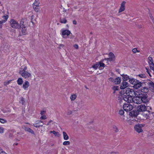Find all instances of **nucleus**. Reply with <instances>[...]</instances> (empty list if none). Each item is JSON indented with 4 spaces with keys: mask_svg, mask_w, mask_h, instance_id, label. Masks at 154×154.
Listing matches in <instances>:
<instances>
[{
    "mask_svg": "<svg viewBox=\"0 0 154 154\" xmlns=\"http://www.w3.org/2000/svg\"><path fill=\"white\" fill-rule=\"evenodd\" d=\"M151 109V107L149 106H146L144 105H140L137 106V109L138 110L139 112H145L146 111L147 109Z\"/></svg>",
    "mask_w": 154,
    "mask_h": 154,
    "instance_id": "f257e3e1",
    "label": "nucleus"
},
{
    "mask_svg": "<svg viewBox=\"0 0 154 154\" xmlns=\"http://www.w3.org/2000/svg\"><path fill=\"white\" fill-rule=\"evenodd\" d=\"M11 26L13 28L18 29L20 28L19 24L17 21L14 19H11L10 21Z\"/></svg>",
    "mask_w": 154,
    "mask_h": 154,
    "instance_id": "f03ea898",
    "label": "nucleus"
},
{
    "mask_svg": "<svg viewBox=\"0 0 154 154\" xmlns=\"http://www.w3.org/2000/svg\"><path fill=\"white\" fill-rule=\"evenodd\" d=\"M19 74L24 78L28 79L31 77V74L29 72L27 71L25 72L19 71Z\"/></svg>",
    "mask_w": 154,
    "mask_h": 154,
    "instance_id": "7ed1b4c3",
    "label": "nucleus"
},
{
    "mask_svg": "<svg viewBox=\"0 0 154 154\" xmlns=\"http://www.w3.org/2000/svg\"><path fill=\"white\" fill-rule=\"evenodd\" d=\"M125 94L132 97L135 96L136 95V93L134 90L129 88L126 89Z\"/></svg>",
    "mask_w": 154,
    "mask_h": 154,
    "instance_id": "20e7f679",
    "label": "nucleus"
},
{
    "mask_svg": "<svg viewBox=\"0 0 154 154\" xmlns=\"http://www.w3.org/2000/svg\"><path fill=\"white\" fill-rule=\"evenodd\" d=\"M144 124H138L136 125L134 127L135 131L138 133H140L143 131V128L145 126Z\"/></svg>",
    "mask_w": 154,
    "mask_h": 154,
    "instance_id": "39448f33",
    "label": "nucleus"
},
{
    "mask_svg": "<svg viewBox=\"0 0 154 154\" xmlns=\"http://www.w3.org/2000/svg\"><path fill=\"white\" fill-rule=\"evenodd\" d=\"M140 97L141 103H147L146 105L148 104V103H149V100L147 99V96L146 94H140Z\"/></svg>",
    "mask_w": 154,
    "mask_h": 154,
    "instance_id": "423d86ee",
    "label": "nucleus"
},
{
    "mask_svg": "<svg viewBox=\"0 0 154 154\" xmlns=\"http://www.w3.org/2000/svg\"><path fill=\"white\" fill-rule=\"evenodd\" d=\"M146 112L147 113H144V116H145V117L147 119L152 120L154 118V112H152L151 113L150 111L149 110L146 111Z\"/></svg>",
    "mask_w": 154,
    "mask_h": 154,
    "instance_id": "0eeeda50",
    "label": "nucleus"
},
{
    "mask_svg": "<svg viewBox=\"0 0 154 154\" xmlns=\"http://www.w3.org/2000/svg\"><path fill=\"white\" fill-rule=\"evenodd\" d=\"M133 97L126 94H124L123 96V99L125 101L128 103H131L132 102Z\"/></svg>",
    "mask_w": 154,
    "mask_h": 154,
    "instance_id": "6e6552de",
    "label": "nucleus"
},
{
    "mask_svg": "<svg viewBox=\"0 0 154 154\" xmlns=\"http://www.w3.org/2000/svg\"><path fill=\"white\" fill-rule=\"evenodd\" d=\"M123 108L124 110L128 112L131 110L133 108V107L130 104L125 103L123 105Z\"/></svg>",
    "mask_w": 154,
    "mask_h": 154,
    "instance_id": "1a4fd4ad",
    "label": "nucleus"
},
{
    "mask_svg": "<svg viewBox=\"0 0 154 154\" xmlns=\"http://www.w3.org/2000/svg\"><path fill=\"white\" fill-rule=\"evenodd\" d=\"M146 83L147 85L150 89L154 92V83L149 80H147Z\"/></svg>",
    "mask_w": 154,
    "mask_h": 154,
    "instance_id": "9d476101",
    "label": "nucleus"
},
{
    "mask_svg": "<svg viewBox=\"0 0 154 154\" xmlns=\"http://www.w3.org/2000/svg\"><path fill=\"white\" fill-rule=\"evenodd\" d=\"M133 99L132 102L134 103L138 104L141 103V99L140 97V94L138 96L134 97Z\"/></svg>",
    "mask_w": 154,
    "mask_h": 154,
    "instance_id": "9b49d317",
    "label": "nucleus"
},
{
    "mask_svg": "<svg viewBox=\"0 0 154 154\" xmlns=\"http://www.w3.org/2000/svg\"><path fill=\"white\" fill-rule=\"evenodd\" d=\"M137 82H136L135 84L133 85V87L135 89H138L142 86L143 83L140 82L139 80H137Z\"/></svg>",
    "mask_w": 154,
    "mask_h": 154,
    "instance_id": "f8f14e48",
    "label": "nucleus"
},
{
    "mask_svg": "<svg viewBox=\"0 0 154 154\" xmlns=\"http://www.w3.org/2000/svg\"><path fill=\"white\" fill-rule=\"evenodd\" d=\"M125 3L126 2L125 1H124L122 2L121 4V6L119 11V13L125 10Z\"/></svg>",
    "mask_w": 154,
    "mask_h": 154,
    "instance_id": "ddd939ff",
    "label": "nucleus"
},
{
    "mask_svg": "<svg viewBox=\"0 0 154 154\" xmlns=\"http://www.w3.org/2000/svg\"><path fill=\"white\" fill-rule=\"evenodd\" d=\"M140 112L138 110H133L130 112L131 116L134 117H136L139 114Z\"/></svg>",
    "mask_w": 154,
    "mask_h": 154,
    "instance_id": "4468645a",
    "label": "nucleus"
},
{
    "mask_svg": "<svg viewBox=\"0 0 154 154\" xmlns=\"http://www.w3.org/2000/svg\"><path fill=\"white\" fill-rule=\"evenodd\" d=\"M104 60H103L98 62L99 68L100 69H103L105 67V64L103 63V61Z\"/></svg>",
    "mask_w": 154,
    "mask_h": 154,
    "instance_id": "2eb2a0df",
    "label": "nucleus"
},
{
    "mask_svg": "<svg viewBox=\"0 0 154 154\" xmlns=\"http://www.w3.org/2000/svg\"><path fill=\"white\" fill-rule=\"evenodd\" d=\"M128 86V84L126 82H123L120 86V88L121 89H124L127 87Z\"/></svg>",
    "mask_w": 154,
    "mask_h": 154,
    "instance_id": "dca6fc26",
    "label": "nucleus"
},
{
    "mask_svg": "<svg viewBox=\"0 0 154 154\" xmlns=\"http://www.w3.org/2000/svg\"><path fill=\"white\" fill-rule=\"evenodd\" d=\"M43 123V122L41 121H38L35 123L33 124V126L36 128L39 127H42L43 125H40L41 123Z\"/></svg>",
    "mask_w": 154,
    "mask_h": 154,
    "instance_id": "f3484780",
    "label": "nucleus"
},
{
    "mask_svg": "<svg viewBox=\"0 0 154 154\" xmlns=\"http://www.w3.org/2000/svg\"><path fill=\"white\" fill-rule=\"evenodd\" d=\"M29 86V83L28 81H26L23 84V88L24 90H27Z\"/></svg>",
    "mask_w": 154,
    "mask_h": 154,
    "instance_id": "a211bd4d",
    "label": "nucleus"
},
{
    "mask_svg": "<svg viewBox=\"0 0 154 154\" xmlns=\"http://www.w3.org/2000/svg\"><path fill=\"white\" fill-rule=\"evenodd\" d=\"M122 77V79L124 81H125L128 80V79L130 80L131 78L129 77V76L127 75H125L123 74L121 75Z\"/></svg>",
    "mask_w": 154,
    "mask_h": 154,
    "instance_id": "6ab92c4d",
    "label": "nucleus"
},
{
    "mask_svg": "<svg viewBox=\"0 0 154 154\" xmlns=\"http://www.w3.org/2000/svg\"><path fill=\"white\" fill-rule=\"evenodd\" d=\"M70 32L69 30H65L62 31V35H66L67 36H68L70 34Z\"/></svg>",
    "mask_w": 154,
    "mask_h": 154,
    "instance_id": "aec40b11",
    "label": "nucleus"
},
{
    "mask_svg": "<svg viewBox=\"0 0 154 154\" xmlns=\"http://www.w3.org/2000/svg\"><path fill=\"white\" fill-rule=\"evenodd\" d=\"M137 80L136 79L132 78L130 79L129 82L131 84L134 85V84H135V83H136V82H138Z\"/></svg>",
    "mask_w": 154,
    "mask_h": 154,
    "instance_id": "412c9836",
    "label": "nucleus"
},
{
    "mask_svg": "<svg viewBox=\"0 0 154 154\" xmlns=\"http://www.w3.org/2000/svg\"><path fill=\"white\" fill-rule=\"evenodd\" d=\"M121 82V78L119 77L116 78L114 80V83L115 84H118L120 83Z\"/></svg>",
    "mask_w": 154,
    "mask_h": 154,
    "instance_id": "4be33fe9",
    "label": "nucleus"
},
{
    "mask_svg": "<svg viewBox=\"0 0 154 154\" xmlns=\"http://www.w3.org/2000/svg\"><path fill=\"white\" fill-rule=\"evenodd\" d=\"M26 26H24V27L20 28L21 29V32L23 35L27 34V32L26 31Z\"/></svg>",
    "mask_w": 154,
    "mask_h": 154,
    "instance_id": "5701e85b",
    "label": "nucleus"
},
{
    "mask_svg": "<svg viewBox=\"0 0 154 154\" xmlns=\"http://www.w3.org/2000/svg\"><path fill=\"white\" fill-rule=\"evenodd\" d=\"M20 28L21 27H24V26H26V24L23 21V19H22L20 20V24H19Z\"/></svg>",
    "mask_w": 154,
    "mask_h": 154,
    "instance_id": "b1692460",
    "label": "nucleus"
},
{
    "mask_svg": "<svg viewBox=\"0 0 154 154\" xmlns=\"http://www.w3.org/2000/svg\"><path fill=\"white\" fill-rule=\"evenodd\" d=\"M63 134L64 139L65 140H68L69 139V137L66 133L65 131H63Z\"/></svg>",
    "mask_w": 154,
    "mask_h": 154,
    "instance_id": "393cba45",
    "label": "nucleus"
},
{
    "mask_svg": "<svg viewBox=\"0 0 154 154\" xmlns=\"http://www.w3.org/2000/svg\"><path fill=\"white\" fill-rule=\"evenodd\" d=\"M148 88L145 87H142L141 89L142 92L144 93H146L148 91Z\"/></svg>",
    "mask_w": 154,
    "mask_h": 154,
    "instance_id": "a878e982",
    "label": "nucleus"
},
{
    "mask_svg": "<svg viewBox=\"0 0 154 154\" xmlns=\"http://www.w3.org/2000/svg\"><path fill=\"white\" fill-rule=\"evenodd\" d=\"M50 133H53L55 136L59 137L60 136V134L58 132H57L54 131H51Z\"/></svg>",
    "mask_w": 154,
    "mask_h": 154,
    "instance_id": "bb28decb",
    "label": "nucleus"
},
{
    "mask_svg": "<svg viewBox=\"0 0 154 154\" xmlns=\"http://www.w3.org/2000/svg\"><path fill=\"white\" fill-rule=\"evenodd\" d=\"M17 82L19 85H21L23 83V81L21 78H19L17 80Z\"/></svg>",
    "mask_w": 154,
    "mask_h": 154,
    "instance_id": "cd10ccee",
    "label": "nucleus"
},
{
    "mask_svg": "<svg viewBox=\"0 0 154 154\" xmlns=\"http://www.w3.org/2000/svg\"><path fill=\"white\" fill-rule=\"evenodd\" d=\"M67 21L66 18L64 17L61 18L60 19V22L62 23H66Z\"/></svg>",
    "mask_w": 154,
    "mask_h": 154,
    "instance_id": "c85d7f7f",
    "label": "nucleus"
},
{
    "mask_svg": "<svg viewBox=\"0 0 154 154\" xmlns=\"http://www.w3.org/2000/svg\"><path fill=\"white\" fill-rule=\"evenodd\" d=\"M149 63L150 69L154 71V64L153 63H150L149 62Z\"/></svg>",
    "mask_w": 154,
    "mask_h": 154,
    "instance_id": "c756f323",
    "label": "nucleus"
},
{
    "mask_svg": "<svg viewBox=\"0 0 154 154\" xmlns=\"http://www.w3.org/2000/svg\"><path fill=\"white\" fill-rule=\"evenodd\" d=\"M25 130L26 131H28L32 134H34V132L33 131V130L32 129L29 128H26L25 129Z\"/></svg>",
    "mask_w": 154,
    "mask_h": 154,
    "instance_id": "7c9ffc66",
    "label": "nucleus"
},
{
    "mask_svg": "<svg viewBox=\"0 0 154 154\" xmlns=\"http://www.w3.org/2000/svg\"><path fill=\"white\" fill-rule=\"evenodd\" d=\"M77 96L75 94H73L70 97V98L72 101L74 100L76 98Z\"/></svg>",
    "mask_w": 154,
    "mask_h": 154,
    "instance_id": "2f4dec72",
    "label": "nucleus"
},
{
    "mask_svg": "<svg viewBox=\"0 0 154 154\" xmlns=\"http://www.w3.org/2000/svg\"><path fill=\"white\" fill-rule=\"evenodd\" d=\"M38 1V0H35V2L33 4V5L35 6L36 7H38L40 3Z\"/></svg>",
    "mask_w": 154,
    "mask_h": 154,
    "instance_id": "473e14b6",
    "label": "nucleus"
},
{
    "mask_svg": "<svg viewBox=\"0 0 154 154\" xmlns=\"http://www.w3.org/2000/svg\"><path fill=\"white\" fill-rule=\"evenodd\" d=\"M92 67L94 68L95 69H96L98 67H99V64L98 62H97L95 64L93 65L92 66Z\"/></svg>",
    "mask_w": 154,
    "mask_h": 154,
    "instance_id": "72a5a7b5",
    "label": "nucleus"
},
{
    "mask_svg": "<svg viewBox=\"0 0 154 154\" xmlns=\"http://www.w3.org/2000/svg\"><path fill=\"white\" fill-rule=\"evenodd\" d=\"M137 76H138L142 78H145L146 77V76L145 74H139L138 75H137Z\"/></svg>",
    "mask_w": 154,
    "mask_h": 154,
    "instance_id": "f704fd0d",
    "label": "nucleus"
},
{
    "mask_svg": "<svg viewBox=\"0 0 154 154\" xmlns=\"http://www.w3.org/2000/svg\"><path fill=\"white\" fill-rule=\"evenodd\" d=\"M109 57H112L115 59V55L112 53L110 52L109 54Z\"/></svg>",
    "mask_w": 154,
    "mask_h": 154,
    "instance_id": "c9c22d12",
    "label": "nucleus"
},
{
    "mask_svg": "<svg viewBox=\"0 0 154 154\" xmlns=\"http://www.w3.org/2000/svg\"><path fill=\"white\" fill-rule=\"evenodd\" d=\"M115 59L109 57V58H105L104 59V60H106L107 61H112L115 60Z\"/></svg>",
    "mask_w": 154,
    "mask_h": 154,
    "instance_id": "e433bc0d",
    "label": "nucleus"
},
{
    "mask_svg": "<svg viewBox=\"0 0 154 154\" xmlns=\"http://www.w3.org/2000/svg\"><path fill=\"white\" fill-rule=\"evenodd\" d=\"M70 144V142L69 141H65L63 143V145L64 146L69 145Z\"/></svg>",
    "mask_w": 154,
    "mask_h": 154,
    "instance_id": "4c0bfd02",
    "label": "nucleus"
},
{
    "mask_svg": "<svg viewBox=\"0 0 154 154\" xmlns=\"http://www.w3.org/2000/svg\"><path fill=\"white\" fill-rule=\"evenodd\" d=\"M7 121L6 120L0 118V122L2 124H4L5 123L7 122Z\"/></svg>",
    "mask_w": 154,
    "mask_h": 154,
    "instance_id": "58836bf2",
    "label": "nucleus"
},
{
    "mask_svg": "<svg viewBox=\"0 0 154 154\" xmlns=\"http://www.w3.org/2000/svg\"><path fill=\"white\" fill-rule=\"evenodd\" d=\"M112 89L114 91L113 93H115L116 91L118 90V87L117 86H114L112 87Z\"/></svg>",
    "mask_w": 154,
    "mask_h": 154,
    "instance_id": "ea45409f",
    "label": "nucleus"
},
{
    "mask_svg": "<svg viewBox=\"0 0 154 154\" xmlns=\"http://www.w3.org/2000/svg\"><path fill=\"white\" fill-rule=\"evenodd\" d=\"M132 51L134 53H136L137 52H139L140 51L138 50L137 48H133L132 50Z\"/></svg>",
    "mask_w": 154,
    "mask_h": 154,
    "instance_id": "a19ab883",
    "label": "nucleus"
},
{
    "mask_svg": "<svg viewBox=\"0 0 154 154\" xmlns=\"http://www.w3.org/2000/svg\"><path fill=\"white\" fill-rule=\"evenodd\" d=\"M119 113L120 115H121V116H122L124 114V111L123 110L121 109L119 111Z\"/></svg>",
    "mask_w": 154,
    "mask_h": 154,
    "instance_id": "79ce46f5",
    "label": "nucleus"
},
{
    "mask_svg": "<svg viewBox=\"0 0 154 154\" xmlns=\"http://www.w3.org/2000/svg\"><path fill=\"white\" fill-rule=\"evenodd\" d=\"M27 67L26 66H25L24 68L22 70H19V71L21 72H25L27 71Z\"/></svg>",
    "mask_w": 154,
    "mask_h": 154,
    "instance_id": "37998d69",
    "label": "nucleus"
},
{
    "mask_svg": "<svg viewBox=\"0 0 154 154\" xmlns=\"http://www.w3.org/2000/svg\"><path fill=\"white\" fill-rule=\"evenodd\" d=\"M40 119H47V117L45 115H42Z\"/></svg>",
    "mask_w": 154,
    "mask_h": 154,
    "instance_id": "c03bdc74",
    "label": "nucleus"
},
{
    "mask_svg": "<svg viewBox=\"0 0 154 154\" xmlns=\"http://www.w3.org/2000/svg\"><path fill=\"white\" fill-rule=\"evenodd\" d=\"M113 128L114 129V131H115L116 132H118L119 131V130L117 128V127L116 126H114L113 127Z\"/></svg>",
    "mask_w": 154,
    "mask_h": 154,
    "instance_id": "a18cd8bd",
    "label": "nucleus"
},
{
    "mask_svg": "<svg viewBox=\"0 0 154 154\" xmlns=\"http://www.w3.org/2000/svg\"><path fill=\"white\" fill-rule=\"evenodd\" d=\"M4 129L3 128L0 127V133H3L4 132Z\"/></svg>",
    "mask_w": 154,
    "mask_h": 154,
    "instance_id": "49530a36",
    "label": "nucleus"
},
{
    "mask_svg": "<svg viewBox=\"0 0 154 154\" xmlns=\"http://www.w3.org/2000/svg\"><path fill=\"white\" fill-rule=\"evenodd\" d=\"M1 110L3 112V113H7L8 112H10L11 111L10 110H6L4 109H2Z\"/></svg>",
    "mask_w": 154,
    "mask_h": 154,
    "instance_id": "de8ad7c7",
    "label": "nucleus"
},
{
    "mask_svg": "<svg viewBox=\"0 0 154 154\" xmlns=\"http://www.w3.org/2000/svg\"><path fill=\"white\" fill-rule=\"evenodd\" d=\"M2 18L3 19H5V20H6V21H7V19H8V15H6V16H3L2 17Z\"/></svg>",
    "mask_w": 154,
    "mask_h": 154,
    "instance_id": "09e8293b",
    "label": "nucleus"
},
{
    "mask_svg": "<svg viewBox=\"0 0 154 154\" xmlns=\"http://www.w3.org/2000/svg\"><path fill=\"white\" fill-rule=\"evenodd\" d=\"M33 7L35 11L36 12L38 11V9L37 8V7H36L35 6L33 5Z\"/></svg>",
    "mask_w": 154,
    "mask_h": 154,
    "instance_id": "8fccbe9b",
    "label": "nucleus"
},
{
    "mask_svg": "<svg viewBox=\"0 0 154 154\" xmlns=\"http://www.w3.org/2000/svg\"><path fill=\"white\" fill-rule=\"evenodd\" d=\"M148 59L149 60V62L150 63L153 62V60L152 58L151 57H149Z\"/></svg>",
    "mask_w": 154,
    "mask_h": 154,
    "instance_id": "3c124183",
    "label": "nucleus"
},
{
    "mask_svg": "<svg viewBox=\"0 0 154 154\" xmlns=\"http://www.w3.org/2000/svg\"><path fill=\"white\" fill-rule=\"evenodd\" d=\"M64 45L63 44H60L59 45V48L60 49H62L63 48Z\"/></svg>",
    "mask_w": 154,
    "mask_h": 154,
    "instance_id": "603ef678",
    "label": "nucleus"
},
{
    "mask_svg": "<svg viewBox=\"0 0 154 154\" xmlns=\"http://www.w3.org/2000/svg\"><path fill=\"white\" fill-rule=\"evenodd\" d=\"M72 113V111L70 110H68L67 112V115H70Z\"/></svg>",
    "mask_w": 154,
    "mask_h": 154,
    "instance_id": "864d4df0",
    "label": "nucleus"
},
{
    "mask_svg": "<svg viewBox=\"0 0 154 154\" xmlns=\"http://www.w3.org/2000/svg\"><path fill=\"white\" fill-rule=\"evenodd\" d=\"M149 17H150V19H152V22H153V23L154 24V19L153 18V17L152 16V15L151 14H149Z\"/></svg>",
    "mask_w": 154,
    "mask_h": 154,
    "instance_id": "5fc2aeb1",
    "label": "nucleus"
},
{
    "mask_svg": "<svg viewBox=\"0 0 154 154\" xmlns=\"http://www.w3.org/2000/svg\"><path fill=\"white\" fill-rule=\"evenodd\" d=\"M109 80L110 81V82H113L114 83V80L113 79V78H112L110 77V78H109Z\"/></svg>",
    "mask_w": 154,
    "mask_h": 154,
    "instance_id": "6e6d98bb",
    "label": "nucleus"
},
{
    "mask_svg": "<svg viewBox=\"0 0 154 154\" xmlns=\"http://www.w3.org/2000/svg\"><path fill=\"white\" fill-rule=\"evenodd\" d=\"M146 72H147V73L149 74V75L150 77H151V75H150V71L147 68H146Z\"/></svg>",
    "mask_w": 154,
    "mask_h": 154,
    "instance_id": "4d7b16f0",
    "label": "nucleus"
},
{
    "mask_svg": "<svg viewBox=\"0 0 154 154\" xmlns=\"http://www.w3.org/2000/svg\"><path fill=\"white\" fill-rule=\"evenodd\" d=\"M45 112L46 111H42L41 112L40 114L42 116L44 115H45Z\"/></svg>",
    "mask_w": 154,
    "mask_h": 154,
    "instance_id": "13d9d810",
    "label": "nucleus"
},
{
    "mask_svg": "<svg viewBox=\"0 0 154 154\" xmlns=\"http://www.w3.org/2000/svg\"><path fill=\"white\" fill-rule=\"evenodd\" d=\"M21 100L22 101V105H23L24 103H25V101L24 100V98L22 97Z\"/></svg>",
    "mask_w": 154,
    "mask_h": 154,
    "instance_id": "bf43d9fd",
    "label": "nucleus"
},
{
    "mask_svg": "<svg viewBox=\"0 0 154 154\" xmlns=\"http://www.w3.org/2000/svg\"><path fill=\"white\" fill-rule=\"evenodd\" d=\"M6 21V20H3L1 21H0V24H2L3 23H4Z\"/></svg>",
    "mask_w": 154,
    "mask_h": 154,
    "instance_id": "052dcab7",
    "label": "nucleus"
},
{
    "mask_svg": "<svg viewBox=\"0 0 154 154\" xmlns=\"http://www.w3.org/2000/svg\"><path fill=\"white\" fill-rule=\"evenodd\" d=\"M53 121L52 120H50L48 122V123L46 124L47 125H50V123L52 122Z\"/></svg>",
    "mask_w": 154,
    "mask_h": 154,
    "instance_id": "680f3d73",
    "label": "nucleus"
},
{
    "mask_svg": "<svg viewBox=\"0 0 154 154\" xmlns=\"http://www.w3.org/2000/svg\"><path fill=\"white\" fill-rule=\"evenodd\" d=\"M0 154H8L6 153L2 149V150H1V152L0 153Z\"/></svg>",
    "mask_w": 154,
    "mask_h": 154,
    "instance_id": "e2e57ef3",
    "label": "nucleus"
},
{
    "mask_svg": "<svg viewBox=\"0 0 154 154\" xmlns=\"http://www.w3.org/2000/svg\"><path fill=\"white\" fill-rule=\"evenodd\" d=\"M73 46L76 49H77L78 48V45L77 44H75Z\"/></svg>",
    "mask_w": 154,
    "mask_h": 154,
    "instance_id": "0e129e2a",
    "label": "nucleus"
},
{
    "mask_svg": "<svg viewBox=\"0 0 154 154\" xmlns=\"http://www.w3.org/2000/svg\"><path fill=\"white\" fill-rule=\"evenodd\" d=\"M73 23L74 25H76L77 24V22L75 20H74L73 21Z\"/></svg>",
    "mask_w": 154,
    "mask_h": 154,
    "instance_id": "69168bd1",
    "label": "nucleus"
},
{
    "mask_svg": "<svg viewBox=\"0 0 154 154\" xmlns=\"http://www.w3.org/2000/svg\"><path fill=\"white\" fill-rule=\"evenodd\" d=\"M10 82H5L4 83V85H6L8 84Z\"/></svg>",
    "mask_w": 154,
    "mask_h": 154,
    "instance_id": "338daca9",
    "label": "nucleus"
},
{
    "mask_svg": "<svg viewBox=\"0 0 154 154\" xmlns=\"http://www.w3.org/2000/svg\"><path fill=\"white\" fill-rule=\"evenodd\" d=\"M63 12H66V9H65L64 8H63Z\"/></svg>",
    "mask_w": 154,
    "mask_h": 154,
    "instance_id": "774afa93",
    "label": "nucleus"
}]
</instances>
